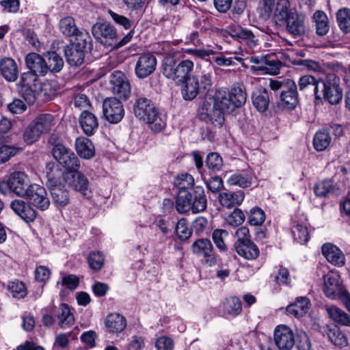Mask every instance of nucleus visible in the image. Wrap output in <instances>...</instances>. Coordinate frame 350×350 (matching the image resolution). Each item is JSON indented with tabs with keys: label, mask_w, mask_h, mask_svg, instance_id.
Wrapping results in <instances>:
<instances>
[{
	"label": "nucleus",
	"mask_w": 350,
	"mask_h": 350,
	"mask_svg": "<svg viewBox=\"0 0 350 350\" xmlns=\"http://www.w3.org/2000/svg\"><path fill=\"white\" fill-rule=\"evenodd\" d=\"M337 23L340 29L345 33L350 32V9H340L336 14Z\"/></svg>",
	"instance_id": "50"
},
{
	"label": "nucleus",
	"mask_w": 350,
	"mask_h": 350,
	"mask_svg": "<svg viewBox=\"0 0 350 350\" xmlns=\"http://www.w3.org/2000/svg\"><path fill=\"white\" fill-rule=\"evenodd\" d=\"M111 83L113 92L120 97L127 98L130 94V83L121 72L112 74Z\"/></svg>",
	"instance_id": "20"
},
{
	"label": "nucleus",
	"mask_w": 350,
	"mask_h": 350,
	"mask_svg": "<svg viewBox=\"0 0 350 350\" xmlns=\"http://www.w3.org/2000/svg\"><path fill=\"white\" fill-rule=\"evenodd\" d=\"M292 233L295 240L301 244L307 243L309 240V233L306 226L296 224L292 228Z\"/></svg>",
	"instance_id": "55"
},
{
	"label": "nucleus",
	"mask_w": 350,
	"mask_h": 350,
	"mask_svg": "<svg viewBox=\"0 0 350 350\" xmlns=\"http://www.w3.org/2000/svg\"><path fill=\"white\" fill-rule=\"evenodd\" d=\"M207 200L203 187L197 186L194 188V197L191 202V210L193 213L204 211L206 208Z\"/></svg>",
	"instance_id": "32"
},
{
	"label": "nucleus",
	"mask_w": 350,
	"mask_h": 350,
	"mask_svg": "<svg viewBox=\"0 0 350 350\" xmlns=\"http://www.w3.org/2000/svg\"><path fill=\"white\" fill-rule=\"evenodd\" d=\"M231 36L234 38L245 41L250 48L257 44V40H255V36L250 30L239 27L234 29Z\"/></svg>",
	"instance_id": "47"
},
{
	"label": "nucleus",
	"mask_w": 350,
	"mask_h": 350,
	"mask_svg": "<svg viewBox=\"0 0 350 350\" xmlns=\"http://www.w3.org/2000/svg\"><path fill=\"white\" fill-rule=\"evenodd\" d=\"M321 81L322 79H317L310 75L301 77L298 81V87L301 92H313L316 105L322 103V97L319 91V84L321 83Z\"/></svg>",
	"instance_id": "18"
},
{
	"label": "nucleus",
	"mask_w": 350,
	"mask_h": 350,
	"mask_svg": "<svg viewBox=\"0 0 350 350\" xmlns=\"http://www.w3.org/2000/svg\"><path fill=\"white\" fill-rule=\"evenodd\" d=\"M36 88L30 86H18V92L21 96L29 104H33L36 98Z\"/></svg>",
	"instance_id": "63"
},
{
	"label": "nucleus",
	"mask_w": 350,
	"mask_h": 350,
	"mask_svg": "<svg viewBox=\"0 0 350 350\" xmlns=\"http://www.w3.org/2000/svg\"><path fill=\"white\" fill-rule=\"evenodd\" d=\"M88 261L89 266L92 269L98 271L103 266L104 257L103 254L99 252H92L90 253Z\"/></svg>",
	"instance_id": "59"
},
{
	"label": "nucleus",
	"mask_w": 350,
	"mask_h": 350,
	"mask_svg": "<svg viewBox=\"0 0 350 350\" xmlns=\"http://www.w3.org/2000/svg\"><path fill=\"white\" fill-rule=\"evenodd\" d=\"M75 36V40L71 44L89 53L92 49V39L89 33L80 30Z\"/></svg>",
	"instance_id": "38"
},
{
	"label": "nucleus",
	"mask_w": 350,
	"mask_h": 350,
	"mask_svg": "<svg viewBox=\"0 0 350 350\" xmlns=\"http://www.w3.org/2000/svg\"><path fill=\"white\" fill-rule=\"evenodd\" d=\"M41 134L49 131L54 125V118L51 114L44 113L38 116L32 121Z\"/></svg>",
	"instance_id": "46"
},
{
	"label": "nucleus",
	"mask_w": 350,
	"mask_h": 350,
	"mask_svg": "<svg viewBox=\"0 0 350 350\" xmlns=\"http://www.w3.org/2000/svg\"><path fill=\"white\" fill-rule=\"evenodd\" d=\"M321 83L323 86L322 100H325L333 105L339 104L343 98V90L339 77L334 73L328 74L322 79Z\"/></svg>",
	"instance_id": "5"
},
{
	"label": "nucleus",
	"mask_w": 350,
	"mask_h": 350,
	"mask_svg": "<svg viewBox=\"0 0 350 350\" xmlns=\"http://www.w3.org/2000/svg\"><path fill=\"white\" fill-rule=\"evenodd\" d=\"M25 64L29 72L39 77H44L47 74L46 59L36 53H29L25 57Z\"/></svg>",
	"instance_id": "19"
},
{
	"label": "nucleus",
	"mask_w": 350,
	"mask_h": 350,
	"mask_svg": "<svg viewBox=\"0 0 350 350\" xmlns=\"http://www.w3.org/2000/svg\"><path fill=\"white\" fill-rule=\"evenodd\" d=\"M327 336L330 341L336 346L345 347L348 345L347 336L338 329H329Z\"/></svg>",
	"instance_id": "54"
},
{
	"label": "nucleus",
	"mask_w": 350,
	"mask_h": 350,
	"mask_svg": "<svg viewBox=\"0 0 350 350\" xmlns=\"http://www.w3.org/2000/svg\"><path fill=\"white\" fill-rule=\"evenodd\" d=\"M57 94V89L55 82L46 81L40 88V92L38 96L43 100L48 101L52 100Z\"/></svg>",
	"instance_id": "48"
},
{
	"label": "nucleus",
	"mask_w": 350,
	"mask_h": 350,
	"mask_svg": "<svg viewBox=\"0 0 350 350\" xmlns=\"http://www.w3.org/2000/svg\"><path fill=\"white\" fill-rule=\"evenodd\" d=\"M245 198L244 192L239 190L235 192H222L218 200L223 206L231 208L242 203Z\"/></svg>",
	"instance_id": "28"
},
{
	"label": "nucleus",
	"mask_w": 350,
	"mask_h": 350,
	"mask_svg": "<svg viewBox=\"0 0 350 350\" xmlns=\"http://www.w3.org/2000/svg\"><path fill=\"white\" fill-rule=\"evenodd\" d=\"M323 291L327 297L332 299L341 297L342 294L346 293L343 290L338 274L329 272L324 275Z\"/></svg>",
	"instance_id": "13"
},
{
	"label": "nucleus",
	"mask_w": 350,
	"mask_h": 350,
	"mask_svg": "<svg viewBox=\"0 0 350 350\" xmlns=\"http://www.w3.org/2000/svg\"><path fill=\"white\" fill-rule=\"evenodd\" d=\"M157 67V59L151 53L142 55L135 67L136 76L139 79H145L154 72Z\"/></svg>",
	"instance_id": "14"
},
{
	"label": "nucleus",
	"mask_w": 350,
	"mask_h": 350,
	"mask_svg": "<svg viewBox=\"0 0 350 350\" xmlns=\"http://www.w3.org/2000/svg\"><path fill=\"white\" fill-rule=\"evenodd\" d=\"M133 113L136 118L147 123L155 133L161 131L165 121L153 102L144 96H137L133 104Z\"/></svg>",
	"instance_id": "1"
},
{
	"label": "nucleus",
	"mask_w": 350,
	"mask_h": 350,
	"mask_svg": "<svg viewBox=\"0 0 350 350\" xmlns=\"http://www.w3.org/2000/svg\"><path fill=\"white\" fill-rule=\"evenodd\" d=\"M192 81H194L196 84V88L200 92H204L208 91L212 86V77L209 72L203 71L200 73H196L191 77Z\"/></svg>",
	"instance_id": "41"
},
{
	"label": "nucleus",
	"mask_w": 350,
	"mask_h": 350,
	"mask_svg": "<svg viewBox=\"0 0 350 350\" xmlns=\"http://www.w3.org/2000/svg\"><path fill=\"white\" fill-rule=\"evenodd\" d=\"M41 135L40 131L38 129L33 122H31L24 131L23 139L27 144H31L37 142Z\"/></svg>",
	"instance_id": "52"
},
{
	"label": "nucleus",
	"mask_w": 350,
	"mask_h": 350,
	"mask_svg": "<svg viewBox=\"0 0 350 350\" xmlns=\"http://www.w3.org/2000/svg\"><path fill=\"white\" fill-rule=\"evenodd\" d=\"M105 324L110 333L118 334L126 328V320L119 313H111L107 316Z\"/></svg>",
	"instance_id": "25"
},
{
	"label": "nucleus",
	"mask_w": 350,
	"mask_h": 350,
	"mask_svg": "<svg viewBox=\"0 0 350 350\" xmlns=\"http://www.w3.org/2000/svg\"><path fill=\"white\" fill-rule=\"evenodd\" d=\"M306 15L295 11L291 13L284 23L286 24V31L294 38L301 37L306 32Z\"/></svg>",
	"instance_id": "15"
},
{
	"label": "nucleus",
	"mask_w": 350,
	"mask_h": 350,
	"mask_svg": "<svg viewBox=\"0 0 350 350\" xmlns=\"http://www.w3.org/2000/svg\"><path fill=\"white\" fill-rule=\"evenodd\" d=\"M310 306V301L306 297H299L295 302L286 307V312L299 318L305 315Z\"/></svg>",
	"instance_id": "27"
},
{
	"label": "nucleus",
	"mask_w": 350,
	"mask_h": 350,
	"mask_svg": "<svg viewBox=\"0 0 350 350\" xmlns=\"http://www.w3.org/2000/svg\"><path fill=\"white\" fill-rule=\"evenodd\" d=\"M329 317L336 323L341 325L350 326V317L340 308L330 306L327 309Z\"/></svg>",
	"instance_id": "44"
},
{
	"label": "nucleus",
	"mask_w": 350,
	"mask_h": 350,
	"mask_svg": "<svg viewBox=\"0 0 350 350\" xmlns=\"http://www.w3.org/2000/svg\"><path fill=\"white\" fill-rule=\"evenodd\" d=\"M248 220L251 225L260 226L265 220V214L261 208L258 207L253 208L250 210Z\"/></svg>",
	"instance_id": "60"
},
{
	"label": "nucleus",
	"mask_w": 350,
	"mask_h": 350,
	"mask_svg": "<svg viewBox=\"0 0 350 350\" xmlns=\"http://www.w3.org/2000/svg\"><path fill=\"white\" fill-rule=\"evenodd\" d=\"M22 148L14 146L3 145L0 146V164L8 161L11 157L21 152Z\"/></svg>",
	"instance_id": "57"
},
{
	"label": "nucleus",
	"mask_w": 350,
	"mask_h": 350,
	"mask_svg": "<svg viewBox=\"0 0 350 350\" xmlns=\"http://www.w3.org/2000/svg\"><path fill=\"white\" fill-rule=\"evenodd\" d=\"M92 32L95 39L105 46H113L118 39L116 29L108 23H96L92 26Z\"/></svg>",
	"instance_id": "9"
},
{
	"label": "nucleus",
	"mask_w": 350,
	"mask_h": 350,
	"mask_svg": "<svg viewBox=\"0 0 350 350\" xmlns=\"http://www.w3.org/2000/svg\"><path fill=\"white\" fill-rule=\"evenodd\" d=\"M10 191L20 197L24 198L30 185L29 178L23 172L15 171L9 176Z\"/></svg>",
	"instance_id": "16"
},
{
	"label": "nucleus",
	"mask_w": 350,
	"mask_h": 350,
	"mask_svg": "<svg viewBox=\"0 0 350 350\" xmlns=\"http://www.w3.org/2000/svg\"><path fill=\"white\" fill-rule=\"evenodd\" d=\"M174 185L180 190H187L194 185L193 177L187 173L178 175L174 180Z\"/></svg>",
	"instance_id": "53"
},
{
	"label": "nucleus",
	"mask_w": 350,
	"mask_h": 350,
	"mask_svg": "<svg viewBox=\"0 0 350 350\" xmlns=\"http://www.w3.org/2000/svg\"><path fill=\"white\" fill-rule=\"evenodd\" d=\"M275 345L280 350H291L295 344L292 329L286 325H278L274 332Z\"/></svg>",
	"instance_id": "12"
},
{
	"label": "nucleus",
	"mask_w": 350,
	"mask_h": 350,
	"mask_svg": "<svg viewBox=\"0 0 350 350\" xmlns=\"http://www.w3.org/2000/svg\"><path fill=\"white\" fill-rule=\"evenodd\" d=\"M206 164L208 169L219 171L222 166V158L216 152L209 153L206 157Z\"/></svg>",
	"instance_id": "62"
},
{
	"label": "nucleus",
	"mask_w": 350,
	"mask_h": 350,
	"mask_svg": "<svg viewBox=\"0 0 350 350\" xmlns=\"http://www.w3.org/2000/svg\"><path fill=\"white\" fill-rule=\"evenodd\" d=\"M24 198L41 211L48 209L50 206L46 189L38 184H31Z\"/></svg>",
	"instance_id": "10"
},
{
	"label": "nucleus",
	"mask_w": 350,
	"mask_h": 350,
	"mask_svg": "<svg viewBox=\"0 0 350 350\" xmlns=\"http://www.w3.org/2000/svg\"><path fill=\"white\" fill-rule=\"evenodd\" d=\"M282 63L276 59L265 58L264 64L262 66H252L254 70L263 71L265 73L275 75L279 74Z\"/></svg>",
	"instance_id": "43"
},
{
	"label": "nucleus",
	"mask_w": 350,
	"mask_h": 350,
	"mask_svg": "<svg viewBox=\"0 0 350 350\" xmlns=\"http://www.w3.org/2000/svg\"><path fill=\"white\" fill-rule=\"evenodd\" d=\"M45 173L47 178L46 185L53 202L62 207L67 206L70 202V195L65 185L61 182L63 175L61 168L55 163L49 162L46 165Z\"/></svg>",
	"instance_id": "2"
},
{
	"label": "nucleus",
	"mask_w": 350,
	"mask_h": 350,
	"mask_svg": "<svg viewBox=\"0 0 350 350\" xmlns=\"http://www.w3.org/2000/svg\"><path fill=\"white\" fill-rule=\"evenodd\" d=\"M103 113L105 119L109 122L119 123L124 116L123 104L116 98H107L103 103Z\"/></svg>",
	"instance_id": "7"
},
{
	"label": "nucleus",
	"mask_w": 350,
	"mask_h": 350,
	"mask_svg": "<svg viewBox=\"0 0 350 350\" xmlns=\"http://www.w3.org/2000/svg\"><path fill=\"white\" fill-rule=\"evenodd\" d=\"M322 253L332 264L342 266L345 263V256L341 251L331 243H325L322 246Z\"/></svg>",
	"instance_id": "26"
},
{
	"label": "nucleus",
	"mask_w": 350,
	"mask_h": 350,
	"mask_svg": "<svg viewBox=\"0 0 350 350\" xmlns=\"http://www.w3.org/2000/svg\"><path fill=\"white\" fill-rule=\"evenodd\" d=\"M0 72L5 79L10 82L15 81L18 76V69L16 62L10 57L0 61Z\"/></svg>",
	"instance_id": "24"
},
{
	"label": "nucleus",
	"mask_w": 350,
	"mask_h": 350,
	"mask_svg": "<svg viewBox=\"0 0 350 350\" xmlns=\"http://www.w3.org/2000/svg\"><path fill=\"white\" fill-rule=\"evenodd\" d=\"M234 111V107L231 103L228 91L219 90L215 94L213 106L211 107L209 105L208 107L204 105L202 108L200 118L204 119L205 118L204 116H206L210 120L216 121L221 124L224 120V114Z\"/></svg>",
	"instance_id": "4"
},
{
	"label": "nucleus",
	"mask_w": 350,
	"mask_h": 350,
	"mask_svg": "<svg viewBox=\"0 0 350 350\" xmlns=\"http://www.w3.org/2000/svg\"><path fill=\"white\" fill-rule=\"evenodd\" d=\"M230 185H237L242 188H247L252 184V177L250 175H243L241 174H232L227 180Z\"/></svg>",
	"instance_id": "51"
},
{
	"label": "nucleus",
	"mask_w": 350,
	"mask_h": 350,
	"mask_svg": "<svg viewBox=\"0 0 350 350\" xmlns=\"http://www.w3.org/2000/svg\"><path fill=\"white\" fill-rule=\"evenodd\" d=\"M46 71L59 72L64 66L63 58L55 51H49L44 55Z\"/></svg>",
	"instance_id": "34"
},
{
	"label": "nucleus",
	"mask_w": 350,
	"mask_h": 350,
	"mask_svg": "<svg viewBox=\"0 0 350 350\" xmlns=\"http://www.w3.org/2000/svg\"><path fill=\"white\" fill-rule=\"evenodd\" d=\"M313 18L316 23V32L319 36H325L329 29L327 16L323 11H317L313 14Z\"/></svg>",
	"instance_id": "42"
},
{
	"label": "nucleus",
	"mask_w": 350,
	"mask_h": 350,
	"mask_svg": "<svg viewBox=\"0 0 350 350\" xmlns=\"http://www.w3.org/2000/svg\"><path fill=\"white\" fill-rule=\"evenodd\" d=\"M194 64L189 59L177 61L174 56H165L162 61V73L168 79L183 83L191 77Z\"/></svg>",
	"instance_id": "3"
},
{
	"label": "nucleus",
	"mask_w": 350,
	"mask_h": 350,
	"mask_svg": "<svg viewBox=\"0 0 350 350\" xmlns=\"http://www.w3.org/2000/svg\"><path fill=\"white\" fill-rule=\"evenodd\" d=\"M193 254L202 256L204 262L208 266L212 267L218 263L219 258L214 252L213 246L208 239H199L191 245Z\"/></svg>",
	"instance_id": "8"
},
{
	"label": "nucleus",
	"mask_w": 350,
	"mask_h": 350,
	"mask_svg": "<svg viewBox=\"0 0 350 350\" xmlns=\"http://www.w3.org/2000/svg\"><path fill=\"white\" fill-rule=\"evenodd\" d=\"M184 85L182 88V94L183 98L186 100H191L196 98L200 91L196 88V83L192 81L191 77L184 81Z\"/></svg>",
	"instance_id": "49"
},
{
	"label": "nucleus",
	"mask_w": 350,
	"mask_h": 350,
	"mask_svg": "<svg viewBox=\"0 0 350 350\" xmlns=\"http://www.w3.org/2000/svg\"><path fill=\"white\" fill-rule=\"evenodd\" d=\"M224 312L232 317L239 315L242 311L241 300L235 296L226 298L224 302Z\"/></svg>",
	"instance_id": "45"
},
{
	"label": "nucleus",
	"mask_w": 350,
	"mask_h": 350,
	"mask_svg": "<svg viewBox=\"0 0 350 350\" xmlns=\"http://www.w3.org/2000/svg\"><path fill=\"white\" fill-rule=\"evenodd\" d=\"M296 10L291 9V3L288 0H280L277 5L273 18L278 24L284 23L287 18Z\"/></svg>",
	"instance_id": "31"
},
{
	"label": "nucleus",
	"mask_w": 350,
	"mask_h": 350,
	"mask_svg": "<svg viewBox=\"0 0 350 350\" xmlns=\"http://www.w3.org/2000/svg\"><path fill=\"white\" fill-rule=\"evenodd\" d=\"M228 236L226 230L216 229L213 232L212 238L216 247L221 251H226L227 246L224 242L225 239Z\"/></svg>",
	"instance_id": "58"
},
{
	"label": "nucleus",
	"mask_w": 350,
	"mask_h": 350,
	"mask_svg": "<svg viewBox=\"0 0 350 350\" xmlns=\"http://www.w3.org/2000/svg\"><path fill=\"white\" fill-rule=\"evenodd\" d=\"M192 196L187 190H180L176 200V209L179 213H185L191 208Z\"/></svg>",
	"instance_id": "37"
},
{
	"label": "nucleus",
	"mask_w": 350,
	"mask_h": 350,
	"mask_svg": "<svg viewBox=\"0 0 350 350\" xmlns=\"http://www.w3.org/2000/svg\"><path fill=\"white\" fill-rule=\"evenodd\" d=\"M228 93L230 98L231 103L234 107V110L237 108H240L245 103L247 96L245 88L243 84H234L231 88L230 91L228 92Z\"/></svg>",
	"instance_id": "29"
},
{
	"label": "nucleus",
	"mask_w": 350,
	"mask_h": 350,
	"mask_svg": "<svg viewBox=\"0 0 350 350\" xmlns=\"http://www.w3.org/2000/svg\"><path fill=\"white\" fill-rule=\"evenodd\" d=\"M252 103L258 111H265L269 104V95L266 89L258 90L253 93Z\"/></svg>",
	"instance_id": "36"
},
{
	"label": "nucleus",
	"mask_w": 350,
	"mask_h": 350,
	"mask_svg": "<svg viewBox=\"0 0 350 350\" xmlns=\"http://www.w3.org/2000/svg\"><path fill=\"white\" fill-rule=\"evenodd\" d=\"M62 176L69 187L83 196H86V191L89 188V181L83 174L76 170L63 172Z\"/></svg>",
	"instance_id": "11"
},
{
	"label": "nucleus",
	"mask_w": 350,
	"mask_h": 350,
	"mask_svg": "<svg viewBox=\"0 0 350 350\" xmlns=\"http://www.w3.org/2000/svg\"><path fill=\"white\" fill-rule=\"evenodd\" d=\"M298 103L297 85L294 81L287 79V86L280 93V104L288 109H294Z\"/></svg>",
	"instance_id": "17"
},
{
	"label": "nucleus",
	"mask_w": 350,
	"mask_h": 350,
	"mask_svg": "<svg viewBox=\"0 0 350 350\" xmlns=\"http://www.w3.org/2000/svg\"><path fill=\"white\" fill-rule=\"evenodd\" d=\"M56 316L59 320V325L62 328L72 325L75 322L73 314L68 304H62L56 312Z\"/></svg>",
	"instance_id": "35"
},
{
	"label": "nucleus",
	"mask_w": 350,
	"mask_h": 350,
	"mask_svg": "<svg viewBox=\"0 0 350 350\" xmlns=\"http://www.w3.org/2000/svg\"><path fill=\"white\" fill-rule=\"evenodd\" d=\"M52 154L54 159L67 171L78 170L80 166L77 157L70 149L62 144L57 143L54 145Z\"/></svg>",
	"instance_id": "6"
},
{
	"label": "nucleus",
	"mask_w": 350,
	"mask_h": 350,
	"mask_svg": "<svg viewBox=\"0 0 350 350\" xmlns=\"http://www.w3.org/2000/svg\"><path fill=\"white\" fill-rule=\"evenodd\" d=\"M333 189V183L330 180H325L317 183L314 187V191L318 197H325Z\"/></svg>",
	"instance_id": "61"
},
{
	"label": "nucleus",
	"mask_w": 350,
	"mask_h": 350,
	"mask_svg": "<svg viewBox=\"0 0 350 350\" xmlns=\"http://www.w3.org/2000/svg\"><path fill=\"white\" fill-rule=\"evenodd\" d=\"M175 231L177 237L181 240L188 239L192 234L191 230L186 224V220L184 219L178 221Z\"/></svg>",
	"instance_id": "64"
},
{
	"label": "nucleus",
	"mask_w": 350,
	"mask_h": 350,
	"mask_svg": "<svg viewBox=\"0 0 350 350\" xmlns=\"http://www.w3.org/2000/svg\"><path fill=\"white\" fill-rule=\"evenodd\" d=\"M332 137L327 129H322L317 131L313 139L314 148L317 151L325 150L330 144Z\"/></svg>",
	"instance_id": "39"
},
{
	"label": "nucleus",
	"mask_w": 350,
	"mask_h": 350,
	"mask_svg": "<svg viewBox=\"0 0 350 350\" xmlns=\"http://www.w3.org/2000/svg\"><path fill=\"white\" fill-rule=\"evenodd\" d=\"M59 27L62 34L68 38L76 36L79 32L75 19L71 16H66L62 18L59 23Z\"/></svg>",
	"instance_id": "40"
},
{
	"label": "nucleus",
	"mask_w": 350,
	"mask_h": 350,
	"mask_svg": "<svg viewBox=\"0 0 350 350\" xmlns=\"http://www.w3.org/2000/svg\"><path fill=\"white\" fill-rule=\"evenodd\" d=\"M11 208L26 222H31L36 218V211L23 200H13L10 204Z\"/></svg>",
	"instance_id": "21"
},
{
	"label": "nucleus",
	"mask_w": 350,
	"mask_h": 350,
	"mask_svg": "<svg viewBox=\"0 0 350 350\" xmlns=\"http://www.w3.org/2000/svg\"><path fill=\"white\" fill-rule=\"evenodd\" d=\"M234 247L240 256L247 260L255 259L259 255L258 247L252 241H249V243L234 244Z\"/></svg>",
	"instance_id": "33"
},
{
	"label": "nucleus",
	"mask_w": 350,
	"mask_h": 350,
	"mask_svg": "<svg viewBox=\"0 0 350 350\" xmlns=\"http://www.w3.org/2000/svg\"><path fill=\"white\" fill-rule=\"evenodd\" d=\"M8 289L15 298H23L27 295V290L24 283L17 280L9 282Z\"/></svg>",
	"instance_id": "56"
},
{
	"label": "nucleus",
	"mask_w": 350,
	"mask_h": 350,
	"mask_svg": "<svg viewBox=\"0 0 350 350\" xmlns=\"http://www.w3.org/2000/svg\"><path fill=\"white\" fill-rule=\"evenodd\" d=\"M79 123L83 132L88 136L92 135L98 127L96 116L88 110H84L81 113Z\"/></svg>",
	"instance_id": "22"
},
{
	"label": "nucleus",
	"mask_w": 350,
	"mask_h": 350,
	"mask_svg": "<svg viewBox=\"0 0 350 350\" xmlns=\"http://www.w3.org/2000/svg\"><path fill=\"white\" fill-rule=\"evenodd\" d=\"M76 150L80 157L90 159L94 155V146L86 137H79L75 142Z\"/></svg>",
	"instance_id": "30"
},
{
	"label": "nucleus",
	"mask_w": 350,
	"mask_h": 350,
	"mask_svg": "<svg viewBox=\"0 0 350 350\" xmlns=\"http://www.w3.org/2000/svg\"><path fill=\"white\" fill-rule=\"evenodd\" d=\"M66 59L72 66H79L83 64L84 59L88 53L69 44L64 49Z\"/></svg>",
	"instance_id": "23"
}]
</instances>
